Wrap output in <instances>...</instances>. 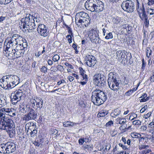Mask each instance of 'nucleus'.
Wrapping results in <instances>:
<instances>
[{
  "instance_id": "obj_1",
  "label": "nucleus",
  "mask_w": 154,
  "mask_h": 154,
  "mask_svg": "<svg viewBox=\"0 0 154 154\" xmlns=\"http://www.w3.org/2000/svg\"><path fill=\"white\" fill-rule=\"evenodd\" d=\"M107 98L105 94L100 89H96L92 92L91 100L96 105L100 106L102 104Z\"/></svg>"
},
{
  "instance_id": "obj_2",
  "label": "nucleus",
  "mask_w": 154,
  "mask_h": 154,
  "mask_svg": "<svg viewBox=\"0 0 154 154\" xmlns=\"http://www.w3.org/2000/svg\"><path fill=\"white\" fill-rule=\"evenodd\" d=\"M35 21L37 22L36 18L30 14H27L25 18L22 19L21 20V24H20V28H26L27 30H30L35 29L36 27L35 23Z\"/></svg>"
},
{
  "instance_id": "obj_3",
  "label": "nucleus",
  "mask_w": 154,
  "mask_h": 154,
  "mask_svg": "<svg viewBox=\"0 0 154 154\" xmlns=\"http://www.w3.org/2000/svg\"><path fill=\"white\" fill-rule=\"evenodd\" d=\"M75 22L77 25L81 27V25H84L85 27L88 26L90 23L91 19L88 14L84 12L81 11L77 13L75 15Z\"/></svg>"
},
{
  "instance_id": "obj_4",
  "label": "nucleus",
  "mask_w": 154,
  "mask_h": 154,
  "mask_svg": "<svg viewBox=\"0 0 154 154\" xmlns=\"http://www.w3.org/2000/svg\"><path fill=\"white\" fill-rule=\"evenodd\" d=\"M16 144L14 143L8 142L0 144V152L3 154H9L16 150Z\"/></svg>"
},
{
  "instance_id": "obj_5",
  "label": "nucleus",
  "mask_w": 154,
  "mask_h": 154,
  "mask_svg": "<svg viewBox=\"0 0 154 154\" xmlns=\"http://www.w3.org/2000/svg\"><path fill=\"white\" fill-rule=\"evenodd\" d=\"M108 85L110 89L113 91L118 89L119 80L118 76L112 72H110L108 74Z\"/></svg>"
},
{
  "instance_id": "obj_6",
  "label": "nucleus",
  "mask_w": 154,
  "mask_h": 154,
  "mask_svg": "<svg viewBox=\"0 0 154 154\" xmlns=\"http://www.w3.org/2000/svg\"><path fill=\"white\" fill-rule=\"evenodd\" d=\"M7 80L6 86L7 88H12L19 83V79L16 75H7Z\"/></svg>"
},
{
  "instance_id": "obj_7",
  "label": "nucleus",
  "mask_w": 154,
  "mask_h": 154,
  "mask_svg": "<svg viewBox=\"0 0 154 154\" xmlns=\"http://www.w3.org/2000/svg\"><path fill=\"white\" fill-rule=\"evenodd\" d=\"M121 7L125 11L129 13H131L134 9V3L131 0H127L122 2Z\"/></svg>"
},
{
  "instance_id": "obj_8",
  "label": "nucleus",
  "mask_w": 154,
  "mask_h": 154,
  "mask_svg": "<svg viewBox=\"0 0 154 154\" xmlns=\"http://www.w3.org/2000/svg\"><path fill=\"white\" fill-rule=\"evenodd\" d=\"M94 84L101 88L104 87L106 83V79L103 75L99 73L94 75L93 77Z\"/></svg>"
},
{
  "instance_id": "obj_9",
  "label": "nucleus",
  "mask_w": 154,
  "mask_h": 154,
  "mask_svg": "<svg viewBox=\"0 0 154 154\" xmlns=\"http://www.w3.org/2000/svg\"><path fill=\"white\" fill-rule=\"evenodd\" d=\"M23 95L22 91L20 89L16 91L14 93H11L10 98L12 103L14 105L16 104L17 102L21 100Z\"/></svg>"
},
{
  "instance_id": "obj_10",
  "label": "nucleus",
  "mask_w": 154,
  "mask_h": 154,
  "mask_svg": "<svg viewBox=\"0 0 154 154\" xmlns=\"http://www.w3.org/2000/svg\"><path fill=\"white\" fill-rule=\"evenodd\" d=\"M89 32L90 38L92 42L96 44H100L102 41L99 37L98 31L92 29Z\"/></svg>"
},
{
  "instance_id": "obj_11",
  "label": "nucleus",
  "mask_w": 154,
  "mask_h": 154,
  "mask_svg": "<svg viewBox=\"0 0 154 154\" xmlns=\"http://www.w3.org/2000/svg\"><path fill=\"white\" fill-rule=\"evenodd\" d=\"M29 110L27 112H28L25 114L23 117V119L26 122L29 120H35L37 116V112L31 108H29Z\"/></svg>"
},
{
  "instance_id": "obj_12",
  "label": "nucleus",
  "mask_w": 154,
  "mask_h": 154,
  "mask_svg": "<svg viewBox=\"0 0 154 154\" xmlns=\"http://www.w3.org/2000/svg\"><path fill=\"white\" fill-rule=\"evenodd\" d=\"M37 31L39 35L44 37H47L49 34L48 28L44 24L39 25Z\"/></svg>"
},
{
  "instance_id": "obj_13",
  "label": "nucleus",
  "mask_w": 154,
  "mask_h": 154,
  "mask_svg": "<svg viewBox=\"0 0 154 154\" xmlns=\"http://www.w3.org/2000/svg\"><path fill=\"white\" fill-rule=\"evenodd\" d=\"M18 44V42L15 41L14 38L12 39L8 38V42L7 43V47L6 48L5 51L7 54L8 52H10L14 49Z\"/></svg>"
},
{
  "instance_id": "obj_14",
  "label": "nucleus",
  "mask_w": 154,
  "mask_h": 154,
  "mask_svg": "<svg viewBox=\"0 0 154 154\" xmlns=\"http://www.w3.org/2000/svg\"><path fill=\"white\" fill-rule=\"evenodd\" d=\"M12 121L8 117L0 118V129L5 130Z\"/></svg>"
},
{
  "instance_id": "obj_15",
  "label": "nucleus",
  "mask_w": 154,
  "mask_h": 154,
  "mask_svg": "<svg viewBox=\"0 0 154 154\" xmlns=\"http://www.w3.org/2000/svg\"><path fill=\"white\" fill-rule=\"evenodd\" d=\"M24 52V50L17 51L12 49L11 52H8L7 54L8 56L15 59L23 56Z\"/></svg>"
},
{
  "instance_id": "obj_16",
  "label": "nucleus",
  "mask_w": 154,
  "mask_h": 154,
  "mask_svg": "<svg viewBox=\"0 0 154 154\" xmlns=\"http://www.w3.org/2000/svg\"><path fill=\"white\" fill-rule=\"evenodd\" d=\"M85 60L87 65L89 67L94 66L96 60L95 57L92 55H87L85 58Z\"/></svg>"
},
{
  "instance_id": "obj_17",
  "label": "nucleus",
  "mask_w": 154,
  "mask_h": 154,
  "mask_svg": "<svg viewBox=\"0 0 154 154\" xmlns=\"http://www.w3.org/2000/svg\"><path fill=\"white\" fill-rule=\"evenodd\" d=\"M116 54L117 59L120 61H122L127 59V55L129 54V53L125 50H119L117 51Z\"/></svg>"
},
{
  "instance_id": "obj_18",
  "label": "nucleus",
  "mask_w": 154,
  "mask_h": 154,
  "mask_svg": "<svg viewBox=\"0 0 154 154\" xmlns=\"http://www.w3.org/2000/svg\"><path fill=\"white\" fill-rule=\"evenodd\" d=\"M15 127L14 124L12 120V122H11V124L9 125L8 128L5 130L9 134L11 138H12L15 136Z\"/></svg>"
},
{
  "instance_id": "obj_19",
  "label": "nucleus",
  "mask_w": 154,
  "mask_h": 154,
  "mask_svg": "<svg viewBox=\"0 0 154 154\" xmlns=\"http://www.w3.org/2000/svg\"><path fill=\"white\" fill-rule=\"evenodd\" d=\"M95 5V10L94 12H100L103 10L104 5L103 3L100 0H97Z\"/></svg>"
},
{
  "instance_id": "obj_20",
  "label": "nucleus",
  "mask_w": 154,
  "mask_h": 154,
  "mask_svg": "<svg viewBox=\"0 0 154 154\" xmlns=\"http://www.w3.org/2000/svg\"><path fill=\"white\" fill-rule=\"evenodd\" d=\"M137 11L138 13L139 16L141 19H143L144 18L147 17L143 5H142V8L139 9L138 7L137 8Z\"/></svg>"
},
{
  "instance_id": "obj_21",
  "label": "nucleus",
  "mask_w": 154,
  "mask_h": 154,
  "mask_svg": "<svg viewBox=\"0 0 154 154\" xmlns=\"http://www.w3.org/2000/svg\"><path fill=\"white\" fill-rule=\"evenodd\" d=\"M29 108L31 107L28 104H24L23 103H22L20 104L19 109L20 111L22 112L25 113L29 110Z\"/></svg>"
},
{
  "instance_id": "obj_22",
  "label": "nucleus",
  "mask_w": 154,
  "mask_h": 154,
  "mask_svg": "<svg viewBox=\"0 0 154 154\" xmlns=\"http://www.w3.org/2000/svg\"><path fill=\"white\" fill-rule=\"evenodd\" d=\"M79 72L80 74L79 78H80L81 80L83 81L84 79H85V81H88V75L85 73V70H84L82 67L79 68Z\"/></svg>"
},
{
  "instance_id": "obj_23",
  "label": "nucleus",
  "mask_w": 154,
  "mask_h": 154,
  "mask_svg": "<svg viewBox=\"0 0 154 154\" xmlns=\"http://www.w3.org/2000/svg\"><path fill=\"white\" fill-rule=\"evenodd\" d=\"M95 0H87L85 3V6L86 9L89 11L92 5H94Z\"/></svg>"
},
{
  "instance_id": "obj_24",
  "label": "nucleus",
  "mask_w": 154,
  "mask_h": 154,
  "mask_svg": "<svg viewBox=\"0 0 154 154\" xmlns=\"http://www.w3.org/2000/svg\"><path fill=\"white\" fill-rule=\"evenodd\" d=\"M29 101L28 102V103L30 105V106H31L32 108H35V103H36L35 99L32 97L29 98Z\"/></svg>"
},
{
  "instance_id": "obj_25",
  "label": "nucleus",
  "mask_w": 154,
  "mask_h": 154,
  "mask_svg": "<svg viewBox=\"0 0 154 154\" xmlns=\"http://www.w3.org/2000/svg\"><path fill=\"white\" fill-rule=\"evenodd\" d=\"M15 110L14 108H8L7 114L11 116H14L16 114L15 113Z\"/></svg>"
},
{
  "instance_id": "obj_26",
  "label": "nucleus",
  "mask_w": 154,
  "mask_h": 154,
  "mask_svg": "<svg viewBox=\"0 0 154 154\" xmlns=\"http://www.w3.org/2000/svg\"><path fill=\"white\" fill-rule=\"evenodd\" d=\"M22 38V37L20 35L17 34H14L11 35V36L9 38V39H12L14 38L15 39V41L18 42L20 39H21Z\"/></svg>"
},
{
  "instance_id": "obj_27",
  "label": "nucleus",
  "mask_w": 154,
  "mask_h": 154,
  "mask_svg": "<svg viewBox=\"0 0 154 154\" xmlns=\"http://www.w3.org/2000/svg\"><path fill=\"white\" fill-rule=\"evenodd\" d=\"M108 113L107 111L105 110H102L99 112L97 115V117L98 118L105 116Z\"/></svg>"
},
{
  "instance_id": "obj_28",
  "label": "nucleus",
  "mask_w": 154,
  "mask_h": 154,
  "mask_svg": "<svg viewBox=\"0 0 154 154\" xmlns=\"http://www.w3.org/2000/svg\"><path fill=\"white\" fill-rule=\"evenodd\" d=\"M75 124V123L70 121L65 122L63 123V126L65 127H67L68 126L72 127Z\"/></svg>"
},
{
  "instance_id": "obj_29",
  "label": "nucleus",
  "mask_w": 154,
  "mask_h": 154,
  "mask_svg": "<svg viewBox=\"0 0 154 154\" xmlns=\"http://www.w3.org/2000/svg\"><path fill=\"white\" fill-rule=\"evenodd\" d=\"M36 125L34 123L29 122L26 124L25 128V129H30V128H32V127L36 128Z\"/></svg>"
},
{
  "instance_id": "obj_30",
  "label": "nucleus",
  "mask_w": 154,
  "mask_h": 154,
  "mask_svg": "<svg viewBox=\"0 0 154 154\" xmlns=\"http://www.w3.org/2000/svg\"><path fill=\"white\" fill-rule=\"evenodd\" d=\"M122 28L126 30V31L128 32L129 33V32L131 31L132 29V27L129 26L128 24H125L123 25L122 26Z\"/></svg>"
},
{
  "instance_id": "obj_31",
  "label": "nucleus",
  "mask_w": 154,
  "mask_h": 154,
  "mask_svg": "<svg viewBox=\"0 0 154 154\" xmlns=\"http://www.w3.org/2000/svg\"><path fill=\"white\" fill-rule=\"evenodd\" d=\"M121 112V111L120 109L117 108L116 109H115L113 112L111 114L112 115V114H113L114 115V116H112V117H113L115 118L116 116L119 115Z\"/></svg>"
},
{
  "instance_id": "obj_32",
  "label": "nucleus",
  "mask_w": 154,
  "mask_h": 154,
  "mask_svg": "<svg viewBox=\"0 0 154 154\" xmlns=\"http://www.w3.org/2000/svg\"><path fill=\"white\" fill-rule=\"evenodd\" d=\"M116 121L118 122V124L122 125L126 122L125 119H123L121 118H118L116 119Z\"/></svg>"
},
{
  "instance_id": "obj_33",
  "label": "nucleus",
  "mask_w": 154,
  "mask_h": 154,
  "mask_svg": "<svg viewBox=\"0 0 154 154\" xmlns=\"http://www.w3.org/2000/svg\"><path fill=\"white\" fill-rule=\"evenodd\" d=\"M37 129V128L35 127L34 129L32 131V128H31V130L30 132V135L31 137H33L36 135L37 133V130H36Z\"/></svg>"
},
{
  "instance_id": "obj_34",
  "label": "nucleus",
  "mask_w": 154,
  "mask_h": 154,
  "mask_svg": "<svg viewBox=\"0 0 154 154\" xmlns=\"http://www.w3.org/2000/svg\"><path fill=\"white\" fill-rule=\"evenodd\" d=\"M120 20V18L117 16L112 18V21L114 23L118 24L119 23Z\"/></svg>"
},
{
  "instance_id": "obj_35",
  "label": "nucleus",
  "mask_w": 154,
  "mask_h": 154,
  "mask_svg": "<svg viewBox=\"0 0 154 154\" xmlns=\"http://www.w3.org/2000/svg\"><path fill=\"white\" fill-rule=\"evenodd\" d=\"M43 104V100L41 99L39 102H36V105L37 108H39L40 109L42 107Z\"/></svg>"
},
{
  "instance_id": "obj_36",
  "label": "nucleus",
  "mask_w": 154,
  "mask_h": 154,
  "mask_svg": "<svg viewBox=\"0 0 154 154\" xmlns=\"http://www.w3.org/2000/svg\"><path fill=\"white\" fill-rule=\"evenodd\" d=\"M21 39L23 42L22 46L23 47V49H24V51H25V49H26L27 47V42L25 39L22 38Z\"/></svg>"
},
{
  "instance_id": "obj_37",
  "label": "nucleus",
  "mask_w": 154,
  "mask_h": 154,
  "mask_svg": "<svg viewBox=\"0 0 154 154\" xmlns=\"http://www.w3.org/2000/svg\"><path fill=\"white\" fill-rule=\"evenodd\" d=\"M131 137L134 138H139L141 137L140 134L137 133H131Z\"/></svg>"
},
{
  "instance_id": "obj_38",
  "label": "nucleus",
  "mask_w": 154,
  "mask_h": 154,
  "mask_svg": "<svg viewBox=\"0 0 154 154\" xmlns=\"http://www.w3.org/2000/svg\"><path fill=\"white\" fill-rule=\"evenodd\" d=\"M143 21L144 24L146 27H148L149 26V20H148V17L144 18L143 19H141Z\"/></svg>"
},
{
  "instance_id": "obj_39",
  "label": "nucleus",
  "mask_w": 154,
  "mask_h": 154,
  "mask_svg": "<svg viewBox=\"0 0 154 154\" xmlns=\"http://www.w3.org/2000/svg\"><path fill=\"white\" fill-rule=\"evenodd\" d=\"M83 147L86 151H91L92 149V146L90 145H84Z\"/></svg>"
},
{
  "instance_id": "obj_40",
  "label": "nucleus",
  "mask_w": 154,
  "mask_h": 154,
  "mask_svg": "<svg viewBox=\"0 0 154 154\" xmlns=\"http://www.w3.org/2000/svg\"><path fill=\"white\" fill-rule=\"evenodd\" d=\"M23 47V46H22L21 44H18L13 50H15L17 51H18L19 50L20 51L24 50Z\"/></svg>"
},
{
  "instance_id": "obj_41",
  "label": "nucleus",
  "mask_w": 154,
  "mask_h": 154,
  "mask_svg": "<svg viewBox=\"0 0 154 154\" xmlns=\"http://www.w3.org/2000/svg\"><path fill=\"white\" fill-rule=\"evenodd\" d=\"M7 75L4 76L2 78L0 79V82H3L5 85L7 84Z\"/></svg>"
},
{
  "instance_id": "obj_42",
  "label": "nucleus",
  "mask_w": 154,
  "mask_h": 154,
  "mask_svg": "<svg viewBox=\"0 0 154 154\" xmlns=\"http://www.w3.org/2000/svg\"><path fill=\"white\" fill-rule=\"evenodd\" d=\"M146 56L147 57L149 58L151 54V50L149 47H147L146 48Z\"/></svg>"
},
{
  "instance_id": "obj_43",
  "label": "nucleus",
  "mask_w": 154,
  "mask_h": 154,
  "mask_svg": "<svg viewBox=\"0 0 154 154\" xmlns=\"http://www.w3.org/2000/svg\"><path fill=\"white\" fill-rule=\"evenodd\" d=\"M114 91H116V92L118 91V96L119 97L122 96V95L123 94H124V92L123 91H122V90L120 89H119V88L118 89L115 90Z\"/></svg>"
},
{
  "instance_id": "obj_44",
  "label": "nucleus",
  "mask_w": 154,
  "mask_h": 154,
  "mask_svg": "<svg viewBox=\"0 0 154 154\" xmlns=\"http://www.w3.org/2000/svg\"><path fill=\"white\" fill-rule=\"evenodd\" d=\"M149 148V146L148 145H141L139 146V149L140 150H142L144 149H148Z\"/></svg>"
},
{
  "instance_id": "obj_45",
  "label": "nucleus",
  "mask_w": 154,
  "mask_h": 154,
  "mask_svg": "<svg viewBox=\"0 0 154 154\" xmlns=\"http://www.w3.org/2000/svg\"><path fill=\"white\" fill-rule=\"evenodd\" d=\"M97 0H95L94 1V5H92L91 7V8L90 9V10H89L90 11H91L92 12H94V11L95 10V5H96V3L97 2Z\"/></svg>"
},
{
  "instance_id": "obj_46",
  "label": "nucleus",
  "mask_w": 154,
  "mask_h": 154,
  "mask_svg": "<svg viewBox=\"0 0 154 154\" xmlns=\"http://www.w3.org/2000/svg\"><path fill=\"white\" fill-rule=\"evenodd\" d=\"M141 122L139 120H134L132 124L133 125H138L141 124Z\"/></svg>"
},
{
  "instance_id": "obj_47",
  "label": "nucleus",
  "mask_w": 154,
  "mask_h": 154,
  "mask_svg": "<svg viewBox=\"0 0 154 154\" xmlns=\"http://www.w3.org/2000/svg\"><path fill=\"white\" fill-rule=\"evenodd\" d=\"M113 38V35L111 32H109L106 35L105 37V38L107 39H111Z\"/></svg>"
},
{
  "instance_id": "obj_48",
  "label": "nucleus",
  "mask_w": 154,
  "mask_h": 154,
  "mask_svg": "<svg viewBox=\"0 0 154 154\" xmlns=\"http://www.w3.org/2000/svg\"><path fill=\"white\" fill-rule=\"evenodd\" d=\"M60 57L57 54L55 55L53 57L52 60L54 62L58 61L60 59Z\"/></svg>"
},
{
  "instance_id": "obj_49",
  "label": "nucleus",
  "mask_w": 154,
  "mask_h": 154,
  "mask_svg": "<svg viewBox=\"0 0 154 154\" xmlns=\"http://www.w3.org/2000/svg\"><path fill=\"white\" fill-rule=\"evenodd\" d=\"M72 35L70 34L66 36V38L67 39V40L69 44L72 42Z\"/></svg>"
},
{
  "instance_id": "obj_50",
  "label": "nucleus",
  "mask_w": 154,
  "mask_h": 154,
  "mask_svg": "<svg viewBox=\"0 0 154 154\" xmlns=\"http://www.w3.org/2000/svg\"><path fill=\"white\" fill-rule=\"evenodd\" d=\"M7 110L8 108H3L0 109V112H2L4 116H5V114H7Z\"/></svg>"
},
{
  "instance_id": "obj_51",
  "label": "nucleus",
  "mask_w": 154,
  "mask_h": 154,
  "mask_svg": "<svg viewBox=\"0 0 154 154\" xmlns=\"http://www.w3.org/2000/svg\"><path fill=\"white\" fill-rule=\"evenodd\" d=\"M41 141L39 142L38 140L35 141L33 143L34 145L38 147L41 146H42V143H40Z\"/></svg>"
},
{
  "instance_id": "obj_52",
  "label": "nucleus",
  "mask_w": 154,
  "mask_h": 154,
  "mask_svg": "<svg viewBox=\"0 0 154 154\" xmlns=\"http://www.w3.org/2000/svg\"><path fill=\"white\" fill-rule=\"evenodd\" d=\"M147 12L150 15L154 14V9L149 8L148 9Z\"/></svg>"
},
{
  "instance_id": "obj_53",
  "label": "nucleus",
  "mask_w": 154,
  "mask_h": 154,
  "mask_svg": "<svg viewBox=\"0 0 154 154\" xmlns=\"http://www.w3.org/2000/svg\"><path fill=\"white\" fill-rule=\"evenodd\" d=\"M48 69L47 67L45 66H42L41 68L40 71L42 72L45 73L47 71Z\"/></svg>"
},
{
  "instance_id": "obj_54",
  "label": "nucleus",
  "mask_w": 154,
  "mask_h": 154,
  "mask_svg": "<svg viewBox=\"0 0 154 154\" xmlns=\"http://www.w3.org/2000/svg\"><path fill=\"white\" fill-rule=\"evenodd\" d=\"M146 63L144 59H143L142 60V69L143 70L145 69V67L146 66Z\"/></svg>"
},
{
  "instance_id": "obj_55",
  "label": "nucleus",
  "mask_w": 154,
  "mask_h": 154,
  "mask_svg": "<svg viewBox=\"0 0 154 154\" xmlns=\"http://www.w3.org/2000/svg\"><path fill=\"white\" fill-rule=\"evenodd\" d=\"M133 91V90H130L126 92L125 93V94L126 96H130L132 94Z\"/></svg>"
},
{
  "instance_id": "obj_56",
  "label": "nucleus",
  "mask_w": 154,
  "mask_h": 154,
  "mask_svg": "<svg viewBox=\"0 0 154 154\" xmlns=\"http://www.w3.org/2000/svg\"><path fill=\"white\" fill-rule=\"evenodd\" d=\"M67 29H68V33L69 34L71 35L72 37L73 36V33L72 32V29L71 28H70L69 27L67 28Z\"/></svg>"
},
{
  "instance_id": "obj_57",
  "label": "nucleus",
  "mask_w": 154,
  "mask_h": 154,
  "mask_svg": "<svg viewBox=\"0 0 154 154\" xmlns=\"http://www.w3.org/2000/svg\"><path fill=\"white\" fill-rule=\"evenodd\" d=\"M147 108V105H145L140 110V111L141 113H143L144 112Z\"/></svg>"
},
{
  "instance_id": "obj_58",
  "label": "nucleus",
  "mask_w": 154,
  "mask_h": 154,
  "mask_svg": "<svg viewBox=\"0 0 154 154\" xmlns=\"http://www.w3.org/2000/svg\"><path fill=\"white\" fill-rule=\"evenodd\" d=\"M147 129L146 126V125L142 126L140 128V131H145Z\"/></svg>"
},
{
  "instance_id": "obj_59",
  "label": "nucleus",
  "mask_w": 154,
  "mask_h": 154,
  "mask_svg": "<svg viewBox=\"0 0 154 154\" xmlns=\"http://www.w3.org/2000/svg\"><path fill=\"white\" fill-rule=\"evenodd\" d=\"M151 112H149L148 113L143 116V118L145 119H147L151 116Z\"/></svg>"
},
{
  "instance_id": "obj_60",
  "label": "nucleus",
  "mask_w": 154,
  "mask_h": 154,
  "mask_svg": "<svg viewBox=\"0 0 154 154\" xmlns=\"http://www.w3.org/2000/svg\"><path fill=\"white\" fill-rule=\"evenodd\" d=\"M149 99V97H146V98H143L142 99L140 100V102H144L148 100Z\"/></svg>"
},
{
  "instance_id": "obj_61",
  "label": "nucleus",
  "mask_w": 154,
  "mask_h": 154,
  "mask_svg": "<svg viewBox=\"0 0 154 154\" xmlns=\"http://www.w3.org/2000/svg\"><path fill=\"white\" fill-rule=\"evenodd\" d=\"M57 69L60 71H62L63 70V67L61 65H59L57 66Z\"/></svg>"
},
{
  "instance_id": "obj_62",
  "label": "nucleus",
  "mask_w": 154,
  "mask_h": 154,
  "mask_svg": "<svg viewBox=\"0 0 154 154\" xmlns=\"http://www.w3.org/2000/svg\"><path fill=\"white\" fill-rule=\"evenodd\" d=\"M64 64L65 66H68L69 68L73 69V67L72 65L71 64L67 62H66L64 63Z\"/></svg>"
},
{
  "instance_id": "obj_63",
  "label": "nucleus",
  "mask_w": 154,
  "mask_h": 154,
  "mask_svg": "<svg viewBox=\"0 0 154 154\" xmlns=\"http://www.w3.org/2000/svg\"><path fill=\"white\" fill-rule=\"evenodd\" d=\"M113 121H110L106 124V127L109 126L113 124Z\"/></svg>"
},
{
  "instance_id": "obj_64",
  "label": "nucleus",
  "mask_w": 154,
  "mask_h": 154,
  "mask_svg": "<svg viewBox=\"0 0 154 154\" xmlns=\"http://www.w3.org/2000/svg\"><path fill=\"white\" fill-rule=\"evenodd\" d=\"M148 4L149 5H153L154 4V0H148Z\"/></svg>"
}]
</instances>
